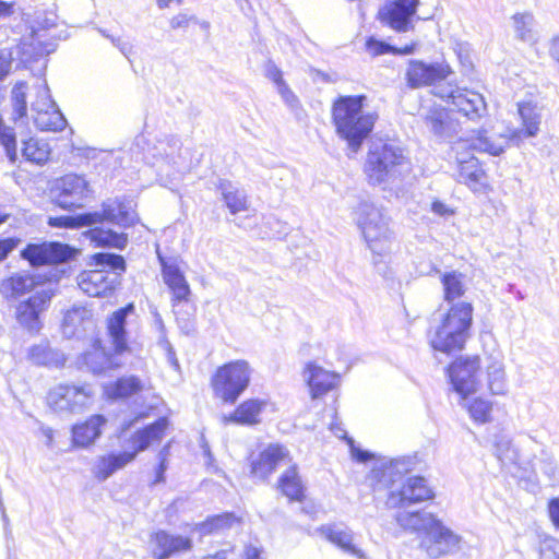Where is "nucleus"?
Instances as JSON below:
<instances>
[{
	"mask_svg": "<svg viewBox=\"0 0 559 559\" xmlns=\"http://www.w3.org/2000/svg\"><path fill=\"white\" fill-rule=\"evenodd\" d=\"M413 467L411 457H399L372 468L369 479L380 488L393 487ZM435 496L427 480L421 476L407 477L401 486L392 488L386 498V506L405 509L414 503L432 499Z\"/></svg>",
	"mask_w": 559,
	"mask_h": 559,
	"instance_id": "obj_1",
	"label": "nucleus"
},
{
	"mask_svg": "<svg viewBox=\"0 0 559 559\" xmlns=\"http://www.w3.org/2000/svg\"><path fill=\"white\" fill-rule=\"evenodd\" d=\"M366 99L365 95L340 96L332 105L336 133L353 152L360 148L378 120L377 112L364 110Z\"/></svg>",
	"mask_w": 559,
	"mask_h": 559,
	"instance_id": "obj_2",
	"label": "nucleus"
},
{
	"mask_svg": "<svg viewBox=\"0 0 559 559\" xmlns=\"http://www.w3.org/2000/svg\"><path fill=\"white\" fill-rule=\"evenodd\" d=\"M473 311L471 302L452 304L440 322L430 328L428 338L431 347L445 354L462 350L471 337Z\"/></svg>",
	"mask_w": 559,
	"mask_h": 559,
	"instance_id": "obj_3",
	"label": "nucleus"
},
{
	"mask_svg": "<svg viewBox=\"0 0 559 559\" xmlns=\"http://www.w3.org/2000/svg\"><path fill=\"white\" fill-rule=\"evenodd\" d=\"M354 219L373 253V263L379 265L390 257L393 246V231L386 211L373 202L360 201L354 209Z\"/></svg>",
	"mask_w": 559,
	"mask_h": 559,
	"instance_id": "obj_4",
	"label": "nucleus"
},
{
	"mask_svg": "<svg viewBox=\"0 0 559 559\" xmlns=\"http://www.w3.org/2000/svg\"><path fill=\"white\" fill-rule=\"evenodd\" d=\"M409 169L408 158L397 144L382 141L371 144L365 163V174L370 185H392Z\"/></svg>",
	"mask_w": 559,
	"mask_h": 559,
	"instance_id": "obj_5",
	"label": "nucleus"
},
{
	"mask_svg": "<svg viewBox=\"0 0 559 559\" xmlns=\"http://www.w3.org/2000/svg\"><path fill=\"white\" fill-rule=\"evenodd\" d=\"M167 426V418L160 417L152 425L133 433L130 438V450L99 456L93 468L95 477L100 481L109 478L115 472L132 462L139 452L146 450L152 443L159 441Z\"/></svg>",
	"mask_w": 559,
	"mask_h": 559,
	"instance_id": "obj_6",
	"label": "nucleus"
},
{
	"mask_svg": "<svg viewBox=\"0 0 559 559\" xmlns=\"http://www.w3.org/2000/svg\"><path fill=\"white\" fill-rule=\"evenodd\" d=\"M93 260L100 269L82 272L78 285L88 296L99 297L115 288L117 275L126 270V262L121 255L108 252L96 253Z\"/></svg>",
	"mask_w": 559,
	"mask_h": 559,
	"instance_id": "obj_7",
	"label": "nucleus"
},
{
	"mask_svg": "<svg viewBox=\"0 0 559 559\" xmlns=\"http://www.w3.org/2000/svg\"><path fill=\"white\" fill-rule=\"evenodd\" d=\"M251 368L246 360H235L219 367L212 377L211 384L216 397L234 404L248 388Z\"/></svg>",
	"mask_w": 559,
	"mask_h": 559,
	"instance_id": "obj_8",
	"label": "nucleus"
},
{
	"mask_svg": "<svg viewBox=\"0 0 559 559\" xmlns=\"http://www.w3.org/2000/svg\"><path fill=\"white\" fill-rule=\"evenodd\" d=\"M462 537L437 519L420 536L419 548L430 559L452 556L462 548Z\"/></svg>",
	"mask_w": 559,
	"mask_h": 559,
	"instance_id": "obj_9",
	"label": "nucleus"
},
{
	"mask_svg": "<svg viewBox=\"0 0 559 559\" xmlns=\"http://www.w3.org/2000/svg\"><path fill=\"white\" fill-rule=\"evenodd\" d=\"M93 396L94 391L90 384L64 383L49 391L47 402L56 412L79 413L92 404Z\"/></svg>",
	"mask_w": 559,
	"mask_h": 559,
	"instance_id": "obj_10",
	"label": "nucleus"
},
{
	"mask_svg": "<svg viewBox=\"0 0 559 559\" xmlns=\"http://www.w3.org/2000/svg\"><path fill=\"white\" fill-rule=\"evenodd\" d=\"M52 193L58 206L70 210L83 206L84 201L92 197L93 190L83 176L69 174L55 182Z\"/></svg>",
	"mask_w": 559,
	"mask_h": 559,
	"instance_id": "obj_11",
	"label": "nucleus"
},
{
	"mask_svg": "<svg viewBox=\"0 0 559 559\" xmlns=\"http://www.w3.org/2000/svg\"><path fill=\"white\" fill-rule=\"evenodd\" d=\"M74 254L73 248L60 242L29 243L21 253L34 266L68 262Z\"/></svg>",
	"mask_w": 559,
	"mask_h": 559,
	"instance_id": "obj_12",
	"label": "nucleus"
},
{
	"mask_svg": "<svg viewBox=\"0 0 559 559\" xmlns=\"http://www.w3.org/2000/svg\"><path fill=\"white\" fill-rule=\"evenodd\" d=\"M479 358L477 356L460 358L449 367V377L453 389L463 397L477 390L478 382L476 373L479 370Z\"/></svg>",
	"mask_w": 559,
	"mask_h": 559,
	"instance_id": "obj_13",
	"label": "nucleus"
},
{
	"mask_svg": "<svg viewBox=\"0 0 559 559\" xmlns=\"http://www.w3.org/2000/svg\"><path fill=\"white\" fill-rule=\"evenodd\" d=\"M88 214L97 215L92 219L91 226L106 221L126 228L136 222L133 203L126 199H108L103 203L100 211L88 212Z\"/></svg>",
	"mask_w": 559,
	"mask_h": 559,
	"instance_id": "obj_14",
	"label": "nucleus"
},
{
	"mask_svg": "<svg viewBox=\"0 0 559 559\" xmlns=\"http://www.w3.org/2000/svg\"><path fill=\"white\" fill-rule=\"evenodd\" d=\"M152 556L154 559H170L189 552L193 547L192 538L159 530L151 536Z\"/></svg>",
	"mask_w": 559,
	"mask_h": 559,
	"instance_id": "obj_15",
	"label": "nucleus"
},
{
	"mask_svg": "<svg viewBox=\"0 0 559 559\" xmlns=\"http://www.w3.org/2000/svg\"><path fill=\"white\" fill-rule=\"evenodd\" d=\"M51 293L47 289H39L27 300L22 301L16 307V320L29 332L40 330L39 314L48 307L51 299Z\"/></svg>",
	"mask_w": 559,
	"mask_h": 559,
	"instance_id": "obj_16",
	"label": "nucleus"
},
{
	"mask_svg": "<svg viewBox=\"0 0 559 559\" xmlns=\"http://www.w3.org/2000/svg\"><path fill=\"white\" fill-rule=\"evenodd\" d=\"M419 0H393L379 11L381 22L400 33L407 32L412 24Z\"/></svg>",
	"mask_w": 559,
	"mask_h": 559,
	"instance_id": "obj_17",
	"label": "nucleus"
},
{
	"mask_svg": "<svg viewBox=\"0 0 559 559\" xmlns=\"http://www.w3.org/2000/svg\"><path fill=\"white\" fill-rule=\"evenodd\" d=\"M425 124L437 138L448 142L455 140L462 130L454 114L444 108L430 109L425 117Z\"/></svg>",
	"mask_w": 559,
	"mask_h": 559,
	"instance_id": "obj_18",
	"label": "nucleus"
},
{
	"mask_svg": "<svg viewBox=\"0 0 559 559\" xmlns=\"http://www.w3.org/2000/svg\"><path fill=\"white\" fill-rule=\"evenodd\" d=\"M43 92L46 97V102L43 107H38L36 104L32 105V109L36 112L34 116V122L41 131H61L67 126V120L63 117L57 105L50 99L49 90L47 85L43 87Z\"/></svg>",
	"mask_w": 559,
	"mask_h": 559,
	"instance_id": "obj_19",
	"label": "nucleus"
},
{
	"mask_svg": "<svg viewBox=\"0 0 559 559\" xmlns=\"http://www.w3.org/2000/svg\"><path fill=\"white\" fill-rule=\"evenodd\" d=\"M304 379L310 389L311 397L314 400L323 396L336 386L338 374L310 362L305 369Z\"/></svg>",
	"mask_w": 559,
	"mask_h": 559,
	"instance_id": "obj_20",
	"label": "nucleus"
},
{
	"mask_svg": "<svg viewBox=\"0 0 559 559\" xmlns=\"http://www.w3.org/2000/svg\"><path fill=\"white\" fill-rule=\"evenodd\" d=\"M93 329V313L90 309L74 306L66 312L62 322V333L66 337H82Z\"/></svg>",
	"mask_w": 559,
	"mask_h": 559,
	"instance_id": "obj_21",
	"label": "nucleus"
},
{
	"mask_svg": "<svg viewBox=\"0 0 559 559\" xmlns=\"http://www.w3.org/2000/svg\"><path fill=\"white\" fill-rule=\"evenodd\" d=\"M134 305L128 304L116 310L107 320V330L115 352L121 354L128 349V338L126 331L127 318L134 313Z\"/></svg>",
	"mask_w": 559,
	"mask_h": 559,
	"instance_id": "obj_22",
	"label": "nucleus"
},
{
	"mask_svg": "<svg viewBox=\"0 0 559 559\" xmlns=\"http://www.w3.org/2000/svg\"><path fill=\"white\" fill-rule=\"evenodd\" d=\"M289 461L288 450L281 444H270L264 449L259 457L251 463V473L253 476L264 479L281 462Z\"/></svg>",
	"mask_w": 559,
	"mask_h": 559,
	"instance_id": "obj_23",
	"label": "nucleus"
},
{
	"mask_svg": "<svg viewBox=\"0 0 559 559\" xmlns=\"http://www.w3.org/2000/svg\"><path fill=\"white\" fill-rule=\"evenodd\" d=\"M35 275L16 272L0 282V295L7 300H16L37 287Z\"/></svg>",
	"mask_w": 559,
	"mask_h": 559,
	"instance_id": "obj_24",
	"label": "nucleus"
},
{
	"mask_svg": "<svg viewBox=\"0 0 559 559\" xmlns=\"http://www.w3.org/2000/svg\"><path fill=\"white\" fill-rule=\"evenodd\" d=\"M162 265V274L165 284L173 293L174 300L186 301L190 295V287L183 273L180 271L176 261H168L158 254Z\"/></svg>",
	"mask_w": 559,
	"mask_h": 559,
	"instance_id": "obj_25",
	"label": "nucleus"
},
{
	"mask_svg": "<svg viewBox=\"0 0 559 559\" xmlns=\"http://www.w3.org/2000/svg\"><path fill=\"white\" fill-rule=\"evenodd\" d=\"M453 109L467 119L475 121L486 114L487 106L481 94L472 90L462 88L461 92H456Z\"/></svg>",
	"mask_w": 559,
	"mask_h": 559,
	"instance_id": "obj_26",
	"label": "nucleus"
},
{
	"mask_svg": "<svg viewBox=\"0 0 559 559\" xmlns=\"http://www.w3.org/2000/svg\"><path fill=\"white\" fill-rule=\"evenodd\" d=\"M444 78L445 71L443 67L428 66L420 61H412L406 71L407 83L413 88L433 84Z\"/></svg>",
	"mask_w": 559,
	"mask_h": 559,
	"instance_id": "obj_27",
	"label": "nucleus"
},
{
	"mask_svg": "<svg viewBox=\"0 0 559 559\" xmlns=\"http://www.w3.org/2000/svg\"><path fill=\"white\" fill-rule=\"evenodd\" d=\"M518 111L522 120V129L515 130L511 140L536 136L542 121L540 109L532 102L519 103Z\"/></svg>",
	"mask_w": 559,
	"mask_h": 559,
	"instance_id": "obj_28",
	"label": "nucleus"
},
{
	"mask_svg": "<svg viewBox=\"0 0 559 559\" xmlns=\"http://www.w3.org/2000/svg\"><path fill=\"white\" fill-rule=\"evenodd\" d=\"M508 144L507 138L489 136L486 130L478 131L475 136L468 140H462L460 138L459 145L468 146L475 152L488 153L493 156L500 155Z\"/></svg>",
	"mask_w": 559,
	"mask_h": 559,
	"instance_id": "obj_29",
	"label": "nucleus"
},
{
	"mask_svg": "<svg viewBox=\"0 0 559 559\" xmlns=\"http://www.w3.org/2000/svg\"><path fill=\"white\" fill-rule=\"evenodd\" d=\"M57 24V14L53 11H47V10H38L35 12V20L34 24L32 25V41L31 45H37L38 46V53L43 55H49L55 51L56 44L55 43H47L44 44L41 41V36L39 35L40 31L49 29Z\"/></svg>",
	"mask_w": 559,
	"mask_h": 559,
	"instance_id": "obj_30",
	"label": "nucleus"
},
{
	"mask_svg": "<svg viewBox=\"0 0 559 559\" xmlns=\"http://www.w3.org/2000/svg\"><path fill=\"white\" fill-rule=\"evenodd\" d=\"M437 518L425 511L400 510L395 514L396 523L405 531L415 532L419 537L425 534Z\"/></svg>",
	"mask_w": 559,
	"mask_h": 559,
	"instance_id": "obj_31",
	"label": "nucleus"
},
{
	"mask_svg": "<svg viewBox=\"0 0 559 559\" xmlns=\"http://www.w3.org/2000/svg\"><path fill=\"white\" fill-rule=\"evenodd\" d=\"M321 532L328 540L336 545L343 551L359 559L364 558V552L353 543L354 538L350 530L338 525H330L323 526Z\"/></svg>",
	"mask_w": 559,
	"mask_h": 559,
	"instance_id": "obj_32",
	"label": "nucleus"
},
{
	"mask_svg": "<svg viewBox=\"0 0 559 559\" xmlns=\"http://www.w3.org/2000/svg\"><path fill=\"white\" fill-rule=\"evenodd\" d=\"M105 423L103 415H94L85 423L74 426L72 429L74 443L81 447L92 444L100 436V428Z\"/></svg>",
	"mask_w": 559,
	"mask_h": 559,
	"instance_id": "obj_33",
	"label": "nucleus"
},
{
	"mask_svg": "<svg viewBox=\"0 0 559 559\" xmlns=\"http://www.w3.org/2000/svg\"><path fill=\"white\" fill-rule=\"evenodd\" d=\"M82 364L93 373L100 374L119 367L116 357L100 347H94L82 356Z\"/></svg>",
	"mask_w": 559,
	"mask_h": 559,
	"instance_id": "obj_34",
	"label": "nucleus"
},
{
	"mask_svg": "<svg viewBox=\"0 0 559 559\" xmlns=\"http://www.w3.org/2000/svg\"><path fill=\"white\" fill-rule=\"evenodd\" d=\"M28 358L35 365L50 368L62 367L66 362L63 353L44 343L32 346L28 352Z\"/></svg>",
	"mask_w": 559,
	"mask_h": 559,
	"instance_id": "obj_35",
	"label": "nucleus"
},
{
	"mask_svg": "<svg viewBox=\"0 0 559 559\" xmlns=\"http://www.w3.org/2000/svg\"><path fill=\"white\" fill-rule=\"evenodd\" d=\"M217 189L231 214L247 210V194L243 190L226 179H219Z\"/></svg>",
	"mask_w": 559,
	"mask_h": 559,
	"instance_id": "obj_36",
	"label": "nucleus"
},
{
	"mask_svg": "<svg viewBox=\"0 0 559 559\" xmlns=\"http://www.w3.org/2000/svg\"><path fill=\"white\" fill-rule=\"evenodd\" d=\"M278 488L292 501H301L304 499L305 487L295 465L281 475Z\"/></svg>",
	"mask_w": 559,
	"mask_h": 559,
	"instance_id": "obj_37",
	"label": "nucleus"
},
{
	"mask_svg": "<svg viewBox=\"0 0 559 559\" xmlns=\"http://www.w3.org/2000/svg\"><path fill=\"white\" fill-rule=\"evenodd\" d=\"M488 389L492 394L502 395L507 392V379L502 358L490 356L486 365Z\"/></svg>",
	"mask_w": 559,
	"mask_h": 559,
	"instance_id": "obj_38",
	"label": "nucleus"
},
{
	"mask_svg": "<svg viewBox=\"0 0 559 559\" xmlns=\"http://www.w3.org/2000/svg\"><path fill=\"white\" fill-rule=\"evenodd\" d=\"M267 405V402L259 399H251L241 403L234 414L230 416V419L236 423L253 425L259 423V416L264 407Z\"/></svg>",
	"mask_w": 559,
	"mask_h": 559,
	"instance_id": "obj_39",
	"label": "nucleus"
},
{
	"mask_svg": "<svg viewBox=\"0 0 559 559\" xmlns=\"http://www.w3.org/2000/svg\"><path fill=\"white\" fill-rule=\"evenodd\" d=\"M512 24L515 37L528 44L537 41V33L534 31L535 19L532 13H516L512 16Z\"/></svg>",
	"mask_w": 559,
	"mask_h": 559,
	"instance_id": "obj_40",
	"label": "nucleus"
},
{
	"mask_svg": "<svg viewBox=\"0 0 559 559\" xmlns=\"http://www.w3.org/2000/svg\"><path fill=\"white\" fill-rule=\"evenodd\" d=\"M180 148L181 143L179 139L165 135L164 138L156 141L151 150V154L157 160L174 163L176 156L179 154Z\"/></svg>",
	"mask_w": 559,
	"mask_h": 559,
	"instance_id": "obj_41",
	"label": "nucleus"
},
{
	"mask_svg": "<svg viewBox=\"0 0 559 559\" xmlns=\"http://www.w3.org/2000/svg\"><path fill=\"white\" fill-rule=\"evenodd\" d=\"M143 384L135 376L119 378L107 388V394L114 399H126L142 391Z\"/></svg>",
	"mask_w": 559,
	"mask_h": 559,
	"instance_id": "obj_42",
	"label": "nucleus"
},
{
	"mask_svg": "<svg viewBox=\"0 0 559 559\" xmlns=\"http://www.w3.org/2000/svg\"><path fill=\"white\" fill-rule=\"evenodd\" d=\"M464 276L455 271L444 273L441 282L444 290V300L450 305L456 304V299L462 297L465 293Z\"/></svg>",
	"mask_w": 559,
	"mask_h": 559,
	"instance_id": "obj_43",
	"label": "nucleus"
},
{
	"mask_svg": "<svg viewBox=\"0 0 559 559\" xmlns=\"http://www.w3.org/2000/svg\"><path fill=\"white\" fill-rule=\"evenodd\" d=\"M91 240L99 247L123 249L127 246V236L111 229L94 228L88 231Z\"/></svg>",
	"mask_w": 559,
	"mask_h": 559,
	"instance_id": "obj_44",
	"label": "nucleus"
},
{
	"mask_svg": "<svg viewBox=\"0 0 559 559\" xmlns=\"http://www.w3.org/2000/svg\"><path fill=\"white\" fill-rule=\"evenodd\" d=\"M235 523H237V518L233 513H223L209 518L206 521L197 524L195 531L201 535L221 533L230 528Z\"/></svg>",
	"mask_w": 559,
	"mask_h": 559,
	"instance_id": "obj_45",
	"label": "nucleus"
},
{
	"mask_svg": "<svg viewBox=\"0 0 559 559\" xmlns=\"http://www.w3.org/2000/svg\"><path fill=\"white\" fill-rule=\"evenodd\" d=\"M96 214L82 213L78 215H61L56 217H49V225L58 228H79L84 226H91V222Z\"/></svg>",
	"mask_w": 559,
	"mask_h": 559,
	"instance_id": "obj_46",
	"label": "nucleus"
},
{
	"mask_svg": "<svg viewBox=\"0 0 559 559\" xmlns=\"http://www.w3.org/2000/svg\"><path fill=\"white\" fill-rule=\"evenodd\" d=\"M22 154L29 162L43 164L49 157V150L46 143H40L38 140L31 138L23 143Z\"/></svg>",
	"mask_w": 559,
	"mask_h": 559,
	"instance_id": "obj_47",
	"label": "nucleus"
},
{
	"mask_svg": "<svg viewBox=\"0 0 559 559\" xmlns=\"http://www.w3.org/2000/svg\"><path fill=\"white\" fill-rule=\"evenodd\" d=\"M0 145L3 146L5 154L11 163L17 158L16 133L13 127L5 124L0 115Z\"/></svg>",
	"mask_w": 559,
	"mask_h": 559,
	"instance_id": "obj_48",
	"label": "nucleus"
},
{
	"mask_svg": "<svg viewBox=\"0 0 559 559\" xmlns=\"http://www.w3.org/2000/svg\"><path fill=\"white\" fill-rule=\"evenodd\" d=\"M330 430L335 435V437L347 441L350 454L354 460L365 463L371 459V454L368 451L361 450L355 445L354 439L347 436L345 429L342 427V424L336 419L330 424Z\"/></svg>",
	"mask_w": 559,
	"mask_h": 559,
	"instance_id": "obj_49",
	"label": "nucleus"
},
{
	"mask_svg": "<svg viewBox=\"0 0 559 559\" xmlns=\"http://www.w3.org/2000/svg\"><path fill=\"white\" fill-rule=\"evenodd\" d=\"M459 180L460 182L469 185L480 181L483 170L478 165V160L472 157L468 160L459 159Z\"/></svg>",
	"mask_w": 559,
	"mask_h": 559,
	"instance_id": "obj_50",
	"label": "nucleus"
},
{
	"mask_svg": "<svg viewBox=\"0 0 559 559\" xmlns=\"http://www.w3.org/2000/svg\"><path fill=\"white\" fill-rule=\"evenodd\" d=\"M26 88L25 82H19L14 85L11 92V102L13 108V119L16 121L26 116L27 103H26Z\"/></svg>",
	"mask_w": 559,
	"mask_h": 559,
	"instance_id": "obj_51",
	"label": "nucleus"
},
{
	"mask_svg": "<svg viewBox=\"0 0 559 559\" xmlns=\"http://www.w3.org/2000/svg\"><path fill=\"white\" fill-rule=\"evenodd\" d=\"M471 417L477 423H488L491 419V403L483 399H475L467 405Z\"/></svg>",
	"mask_w": 559,
	"mask_h": 559,
	"instance_id": "obj_52",
	"label": "nucleus"
},
{
	"mask_svg": "<svg viewBox=\"0 0 559 559\" xmlns=\"http://www.w3.org/2000/svg\"><path fill=\"white\" fill-rule=\"evenodd\" d=\"M495 455L502 463L513 462L515 460V450L511 444V440L504 436L499 435L495 437Z\"/></svg>",
	"mask_w": 559,
	"mask_h": 559,
	"instance_id": "obj_53",
	"label": "nucleus"
},
{
	"mask_svg": "<svg viewBox=\"0 0 559 559\" xmlns=\"http://www.w3.org/2000/svg\"><path fill=\"white\" fill-rule=\"evenodd\" d=\"M461 90L449 84L439 83L435 85L433 94L453 106L456 92H461Z\"/></svg>",
	"mask_w": 559,
	"mask_h": 559,
	"instance_id": "obj_54",
	"label": "nucleus"
},
{
	"mask_svg": "<svg viewBox=\"0 0 559 559\" xmlns=\"http://www.w3.org/2000/svg\"><path fill=\"white\" fill-rule=\"evenodd\" d=\"M169 455V444L165 445L158 453V460L159 464L155 469V480L154 484L163 483L164 481V474L167 469V457Z\"/></svg>",
	"mask_w": 559,
	"mask_h": 559,
	"instance_id": "obj_55",
	"label": "nucleus"
},
{
	"mask_svg": "<svg viewBox=\"0 0 559 559\" xmlns=\"http://www.w3.org/2000/svg\"><path fill=\"white\" fill-rule=\"evenodd\" d=\"M277 91L282 96L283 100L292 108L296 107L298 104V98L293 93V91L288 87V85L283 82L277 86Z\"/></svg>",
	"mask_w": 559,
	"mask_h": 559,
	"instance_id": "obj_56",
	"label": "nucleus"
},
{
	"mask_svg": "<svg viewBox=\"0 0 559 559\" xmlns=\"http://www.w3.org/2000/svg\"><path fill=\"white\" fill-rule=\"evenodd\" d=\"M12 64V55L7 49H0V80L7 76Z\"/></svg>",
	"mask_w": 559,
	"mask_h": 559,
	"instance_id": "obj_57",
	"label": "nucleus"
},
{
	"mask_svg": "<svg viewBox=\"0 0 559 559\" xmlns=\"http://www.w3.org/2000/svg\"><path fill=\"white\" fill-rule=\"evenodd\" d=\"M367 49L373 56H380L386 53L390 50V46L385 43L369 38L367 40Z\"/></svg>",
	"mask_w": 559,
	"mask_h": 559,
	"instance_id": "obj_58",
	"label": "nucleus"
},
{
	"mask_svg": "<svg viewBox=\"0 0 559 559\" xmlns=\"http://www.w3.org/2000/svg\"><path fill=\"white\" fill-rule=\"evenodd\" d=\"M19 240L14 238L0 239V262L16 247Z\"/></svg>",
	"mask_w": 559,
	"mask_h": 559,
	"instance_id": "obj_59",
	"label": "nucleus"
},
{
	"mask_svg": "<svg viewBox=\"0 0 559 559\" xmlns=\"http://www.w3.org/2000/svg\"><path fill=\"white\" fill-rule=\"evenodd\" d=\"M266 76L272 80L276 86L285 82L283 80L282 71L272 62H270L266 67Z\"/></svg>",
	"mask_w": 559,
	"mask_h": 559,
	"instance_id": "obj_60",
	"label": "nucleus"
},
{
	"mask_svg": "<svg viewBox=\"0 0 559 559\" xmlns=\"http://www.w3.org/2000/svg\"><path fill=\"white\" fill-rule=\"evenodd\" d=\"M548 512L554 525L559 528V498L549 501Z\"/></svg>",
	"mask_w": 559,
	"mask_h": 559,
	"instance_id": "obj_61",
	"label": "nucleus"
},
{
	"mask_svg": "<svg viewBox=\"0 0 559 559\" xmlns=\"http://www.w3.org/2000/svg\"><path fill=\"white\" fill-rule=\"evenodd\" d=\"M191 20H195V19L193 16H188L187 14L180 13L171 19L170 26L174 29L185 28L189 25V22Z\"/></svg>",
	"mask_w": 559,
	"mask_h": 559,
	"instance_id": "obj_62",
	"label": "nucleus"
},
{
	"mask_svg": "<svg viewBox=\"0 0 559 559\" xmlns=\"http://www.w3.org/2000/svg\"><path fill=\"white\" fill-rule=\"evenodd\" d=\"M203 559H238L234 548L222 549L214 555L205 556Z\"/></svg>",
	"mask_w": 559,
	"mask_h": 559,
	"instance_id": "obj_63",
	"label": "nucleus"
},
{
	"mask_svg": "<svg viewBox=\"0 0 559 559\" xmlns=\"http://www.w3.org/2000/svg\"><path fill=\"white\" fill-rule=\"evenodd\" d=\"M549 53L554 60L559 63V36H555L550 40Z\"/></svg>",
	"mask_w": 559,
	"mask_h": 559,
	"instance_id": "obj_64",
	"label": "nucleus"
}]
</instances>
